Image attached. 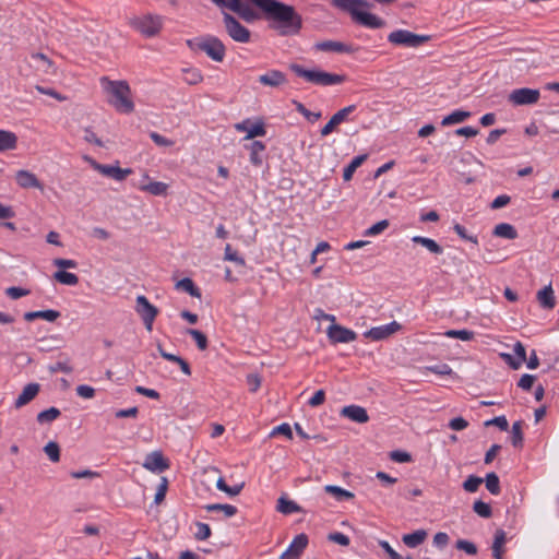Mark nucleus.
Listing matches in <instances>:
<instances>
[{"label": "nucleus", "mask_w": 559, "mask_h": 559, "mask_svg": "<svg viewBox=\"0 0 559 559\" xmlns=\"http://www.w3.org/2000/svg\"><path fill=\"white\" fill-rule=\"evenodd\" d=\"M183 74L185 82L190 85H197L203 81V75L197 69H185Z\"/></svg>", "instance_id": "3c124183"}, {"label": "nucleus", "mask_w": 559, "mask_h": 559, "mask_svg": "<svg viewBox=\"0 0 559 559\" xmlns=\"http://www.w3.org/2000/svg\"><path fill=\"white\" fill-rule=\"evenodd\" d=\"M100 84L107 95L108 103L121 114H129L133 110L134 104L130 98L129 85L123 81H110L107 78L100 79Z\"/></svg>", "instance_id": "7ed1b4c3"}, {"label": "nucleus", "mask_w": 559, "mask_h": 559, "mask_svg": "<svg viewBox=\"0 0 559 559\" xmlns=\"http://www.w3.org/2000/svg\"><path fill=\"white\" fill-rule=\"evenodd\" d=\"M75 390H76V394L80 397L88 400V399H93L95 396V389L90 385L81 384V385H78Z\"/></svg>", "instance_id": "69168bd1"}, {"label": "nucleus", "mask_w": 559, "mask_h": 559, "mask_svg": "<svg viewBox=\"0 0 559 559\" xmlns=\"http://www.w3.org/2000/svg\"><path fill=\"white\" fill-rule=\"evenodd\" d=\"M158 314V309L142 296V320L154 321Z\"/></svg>", "instance_id": "58836bf2"}, {"label": "nucleus", "mask_w": 559, "mask_h": 559, "mask_svg": "<svg viewBox=\"0 0 559 559\" xmlns=\"http://www.w3.org/2000/svg\"><path fill=\"white\" fill-rule=\"evenodd\" d=\"M36 91L39 92L40 94H44V95H48V96H51L53 98H56L57 100L59 102H62L66 99L64 96H62L60 93H58L56 90L51 88V87H47V86H41V85H36L35 86Z\"/></svg>", "instance_id": "0e129e2a"}, {"label": "nucleus", "mask_w": 559, "mask_h": 559, "mask_svg": "<svg viewBox=\"0 0 559 559\" xmlns=\"http://www.w3.org/2000/svg\"><path fill=\"white\" fill-rule=\"evenodd\" d=\"M276 435H283L285 436L286 438H288L289 440L293 439V431H292V428L288 424L284 423V424H281L280 426L275 427L271 433H270V437H274Z\"/></svg>", "instance_id": "680f3d73"}, {"label": "nucleus", "mask_w": 559, "mask_h": 559, "mask_svg": "<svg viewBox=\"0 0 559 559\" xmlns=\"http://www.w3.org/2000/svg\"><path fill=\"white\" fill-rule=\"evenodd\" d=\"M308 545V536L304 533L297 535L289 547L280 556V559H299Z\"/></svg>", "instance_id": "4468645a"}, {"label": "nucleus", "mask_w": 559, "mask_h": 559, "mask_svg": "<svg viewBox=\"0 0 559 559\" xmlns=\"http://www.w3.org/2000/svg\"><path fill=\"white\" fill-rule=\"evenodd\" d=\"M445 335L451 338H459L462 341H471L474 337V333L467 330H449Z\"/></svg>", "instance_id": "5fc2aeb1"}, {"label": "nucleus", "mask_w": 559, "mask_h": 559, "mask_svg": "<svg viewBox=\"0 0 559 559\" xmlns=\"http://www.w3.org/2000/svg\"><path fill=\"white\" fill-rule=\"evenodd\" d=\"M314 48L323 52L354 53L357 48L337 40H323L314 44Z\"/></svg>", "instance_id": "2eb2a0df"}, {"label": "nucleus", "mask_w": 559, "mask_h": 559, "mask_svg": "<svg viewBox=\"0 0 559 559\" xmlns=\"http://www.w3.org/2000/svg\"><path fill=\"white\" fill-rule=\"evenodd\" d=\"M53 278L60 284L74 286L79 283V277L74 273L59 270L53 274Z\"/></svg>", "instance_id": "4c0bfd02"}, {"label": "nucleus", "mask_w": 559, "mask_h": 559, "mask_svg": "<svg viewBox=\"0 0 559 559\" xmlns=\"http://www.w3.org/2000/svg\"><path fill=\"white\" fill-rule=\"evenodd\" d=\"M471 116L469 111L464 110H455L452 114L444 117L441 121L442 126H450L454 123H460L466 120Z\"/></svg>", "instance_id": "ea45409f"}, {"label": "nucleus", "mask_w": 559, "mask_h": 559, "mask_svg": "<svg viewBox=\"0 0 559 559\" xmlns=\"http://www.w3.org/2000/svg\"><path fill=\"white\" fill-rule=\"evenodd\" d=\"M427 371H430L440 376H450L453 373L452 368L447 364L436 365V366H427L425 368Z\"/></svg>", "instance_id": "bf43d9fd"}, {"label": "nucleus", "mask_w": 559, "mask_h": 559, "mask_svg": "<svg viewBox=\"0 0 559 559\" xmlns=\"http://www.w3.org/2000/svg\"><path fill=\"white\" fill-rule=\"evenodd\" d=\"M473 510L479 516L485 519L490 518L492 514L490 506L481 500H477L474 502Z\"/></svg>", "instance_id": "864d4df0"}, {"label": "nucleus", "mask_w": 559, "mask_h": 559, "mask_svg": "<svg viewBox=\"0 0 559 559\" xmlns=\"http://www.w3.org/2000/svg\"><path fill=\"white\" fill-rule=\"evenodd\" d=\"M223 24L228 36L236 43L247 44L251 39V32L227 12H223Z\"/></svg>", "instance_id": "0eeeda50"}, {"label": "nucleus", "mask_w": 559, "mask_h": 559, "mask_svg": "<svg viewBox=\"0 0 559 559\" xmlns=\"http://www.w3.org/2000/svg\"><path fill=\"white\" fill-rule=\"evenodd\" d=\"M224 260L234 262L240 269H243L246 266L245 259L238 253L237 250H234L229 243L225 246Z\"/></svg>", "instance_id": "f704fd0d"}, {"label": "nucleus", "mask_w": 559, "mask_h": 559, "mask_svg": "<svg viewBox=\"0 0 559 559\" xmlns=\"http://www.w3.org/2000/svg\"><path fill=\"white\" fill-rule=\"evenodd\" d=\"M512 436L511 442L513 447L521 448L523 445V432H522V421H515L512 425Z\"/></svg>", "instance_id": "de8ad7c7"}, {"label": "nucleus", "mask_w": 559, "mask_h": 559, "mask_svg": "<svg viewBox=\"0 0 559 559\" xmlns=\"http://www.w3.org/2000/svg\"><path fill=\"white\" fill-rule=\"evenodd\" d=\"M485 426H496L501 430H507L509 428L508 420L504 416H498L492 419L485 421Z\"/></svg>", "instance_id": "338daca9"}, {"label": "nucleus", "mask_w": 559, "mask_h": 559, "mask_svg": "<svg viewBox=\"0 0 559 559\" xmlns=\"http://www.w3.org/2000/svg\"><path fill=\"white\" fill-rule=\"evenodd\" d=\"M163 28V17L156 14L142 16V36L147 38L156 37Z\"/></svg>", "instance_id": "ddd939ff"}, {"label": "nucleus", "mask_w": 559, "mask_h": 559, "mask_svg": "<svg viewBox=\"0 0 559 559\" xmlns=\"http://www.w3.org/2000/svg\"><path fill=\"white\" fill-rule=\"evenodd\" d=\"M235 129L240 132H247L245 138L246 140L253 139L255 136H263L266 133L264 122L262 120H259L253 124L250 123V120H245L236 123Z\"/></svg>", "instance_id": "a211bd4d"}, {"label": "nucleus", "mask_w": 559, "mask_h": 559, "mask_svg": "<svg viewBox=\"0 0 559 559\" xmlns=\"http://www.w3.org/2000/svg\"><path fill=\"white\" fill-rule=\"evenodd\" d=\"M169 186L160 181H152L148 176H144L142 181V190L156 197H166L168 194Z\"/></svg>", "instance_id": "5701e85b"}, {"label": "nucleus", "mask_w": 559, "mask_h": 559, "mask_svg": "<svg viewBox=\"0 0 559 559\" xmlns=\"http://www.w3.org/2000/svg\"><path fill=\"white\" fill-rule=\"evenodd\" d=\"M60 317V312L57 310L48 309V310H38V311H29L24 313V320L27 322L34 321L36 319H43L48 322H53Z\"/></svg>", "instance_id": "b1692460"}, {"label": "nucleus", "mask_w": 559, "mask_h": 559, "mask_svg": "<svg viewBox=\"0 0 559 559\" xmlns=\"http://www.w3.org/2000/svg\"><path fill=\"white\" fill-rule=\"evenodd\" d=\"M61 415L60 411L57 407H50L45 409L37 415V421L39 424L51 423L56 420Z\"/></svg>", "instance_id": "a18cd8bd"}, {"label": "nucleus", "mask_w": 559, "mask_h": 559, "mask_svg": "<svg viewBox=\"0 0 559 559\" xmlns=\"http://www.w3.org/2000/svg\"><path fill=\"white\" fill-rule=\"evenodd\" d=\"M388 40L394 46L417 48L430 40L429 35H419L406 29H396L388 35Z\"/></svg>", "instance_id": "423d86ee"}, {"label": "nucleus", "mask_w": 559, "mask_h": 559, "mask_svg": "<svg viewBox=\"0 0 559 559\" xmlns=\"http://www.w3.org/2000/svg\"><path fill=\"white\" fill-rule=\"evenodd\" d=\"M426 538L427 532L425 530H417L414 533L403 535L402 540L407 547L415 548L423 544Z\"/></svg>", "instance_id": "c756f323"}, {"label": "nucleus", "mask_w": 559, "mask_h": 559, "mask_svg": "<svg viewBox=\"0 0 559 559\" xmlns=\"http://www.w3.org/2000/svg\"><path fill=\"white\" fill-rule=\"evenodd\" d=\"M204 509L209 512H223L226 518H231L237 513V508L231 504L213 503L206 504Z\"/></svg>", "instance_id": "a19ab883"}, {"label": "nucleus", "mask_w": 559, "mask_h": 559, "mask_svg": "<svg viewBox=\"0 0 559 559\" xmlns=\"http://www.w3.org/2000/svg\"><path fill=\"white\" fill-rule=\"evenodd\" d=\"M188 47L192 51H203L214 61L221 62L225 57V46L221 39L216 37H207L203 40H187Z\"/></svg>", "instance_id": "39448f33"}, {"label": "nucleus", "mask_w": 559, "mask_h": 559, "mask_svg": "<svg viewBox=\"0 0 559 559\" xmlns=\"http://www.w3.org/2000/svg\"><path fill=\"white\" fill-rule=\"evenodd\" d=\"M389 227V221L382 219L373 224L365 231V236H376L384 231Z\"/></svg>", "instance_id": "4d7b16f0"}, {"label": "nucleus", "mask_w": 559, "mask_h": 559, "mask_svg": "<svg viewBox=\"0 0 559 559\" xmlns=\"http://www.w3.org/2000/svg\"><path fill=\"white\" fill-rule=\"evenodd\" d=\"M412 240L415 243L421 245L423 247H425L431 253H435V254H441L442 253L441 246L437 241L431 239V238L421 237V236H414L412 238Z\"/></svg>", "instance_id": "473e14b6"}, {"label": "nucleus", "mask_w": 559, "mask_h": 559, "mask_svg": "<svg viewBox=\"0 0 559 559\" xmlns=\"http://www.w3.org/2000/svg\"><path fill=\"white\" fill-rule=\"evenodd\" d=\"M92 165H93L94 169L99 171L102 175L112 178L118 181L123 180L131 173L130 169H122L118 166H112V165H103V164H98L96 162H93Z\"/></svg>", "instance_id": "6ab92c4d"}, {"label": "nucleus", "mask_w": 559, "mask_h": 559, "mask_svg": "<svg viewBox=\"0 0 559 559\" xmlns=\"http://www.w3.org/2000/svg\"><path fill=\"white\" fill-rule=\"evenodd\" d=\"M326 334L331 343H349L357 338V334L347 328H344L340 324H331Z\"/></svg>", "instance_id": "f8f14e48"}, {"label": "nucleus", "mask_w": 559, "mask_h": 559, "mask_svg": "<svg viewBox=\"0 0 559 559\" xmlns=\"http://www.w3.org/2000/svg\"><path fill=\"white\" fill-rule=\"evenodd\" d=\"M265 150V145L261 141H253L250 145V162L254 166L262 164L261 154Z\"/></svg>", "instance_id": "e433bc0d"}, {"label": "nucleus", "mask_w": 559, "mask_h": 559, "mask_svg": "<svg viewBox=\"0 0 559 559\" xmlns=\"http://www.w3.org/2000/svg\"><path fill=\"white\" fill-rule=\"evenodd\" d=\"M401 329L402 325L399 322L392 321L389 324L373 326L370 330L364 332V337L369 338L371 341H382L389 338L390 336L399 332Z\"/></svg>", "instance_id": "9b49d317"}, {"label": "nucleus", "mask_w": 559, "mask_h": 559, "mask_svg": "<svg viewBox=\"0 0 559 559\" xmlns=\"http://www.w3.org/2000/svg\"><path fill=\"white\" fill-rule=\"evenodd\" d=\"M324 491L331 495L336 501L352 500L355 498L354 492L336 485L324 486Z\"/></svg>", "instance_id": "cd10ccee"}, {"label": "nucleus", "mask_w": 559, "mask_h": 559, "mask_svg": "<svg viewBox=\"0 0 559 559\" xmlns=\"http://www.w3.org/2000/svg\"><path fill=\"white\" fill-rule=\"evenodd\" d=\"M289 69L299 78L321 86L341 84L346 80L343 74L329 73L322 70H307L297 63H292Z\"/></svg>", "instance_id": "20e7f679"}, {"label": "nucleus", "mask_w": 559, "mask_h": 559, "mask_svg": "<svg viewBox=\"0 0 559 559\" xmlns=\"http://www.w3.org/2000/svg\"><path fill=\"white\" fill-rule=\"evenodd\" d=\"M15 180L16 183L24 189H44L43 183L37 179V177L33 173L28 170H17L15 174Z\"/></svg>", "instance_id": "aec40b11"}, {"label": "nucleus", "mask_w": 559, "mask_h": 559, "mask_svg": "<svg viewBox=\"0 0 559 559\" xmlns=\"http://www.w3.org/2000/svg\"><path fill=\"white\" fill-rule=\"evenodd\" d=\"M215 4L229 9L247 22L255 20L257 15L249 4L242 0H212ZM261 10L265 20L274 24L282 36L298 35L302 27V17L293 5L278 0H250Z\"/></svg>", "instance_id": "f257e3e1"}, {"label": "nucleus", "mask_w": 559, "mask_h": 559, "mask_svg": "<svg viewBox=\"0 0 559 559\" xmlns=\"http://www.w3.org/2000/svg\"><path fill=\"white\" fill-rule=\"evenodd\" d=\"M142 467L155 475H160L170 467V462L160 450H156L146 454Z\"/></svg>", "instance_id": "1a4fd4ad"}, {"label": "nucleus", "mask_w": 559, "mask_h": 559, "mask_svg": "<svg viewBox=\"0 0 559 559\" xmlns=\"http://www.w3.org/2000/svg\"><path fill=\"white\" fill-rule=\"evenodd\" d=\"M40 390V385L38 383H28L24 386L21 394L14 402V406L16 408H21L22 406L28 404L33 401Z\"/></svg>", "instance_id": "4be33fe9"}, {"label": "nucleus", "mask_w": 559, "mask_h": 559, "mask_svg": "<svg viewBox=\"0 0 559 559\" xmlns=\"http://www.w3.org/2000/svg\"><path fill=\"white\" fill-rule=\"evenodd\" d=\"M507 540V535L503 530H497L495 533L493 543L491 546L492 557L495 559H502L504 554V544Z\"/></svg>", "instance_id": "a878e982"}, {"label": "nucleus", "mask_w": 559, "mask_h": 559, "mask_svg": "<svg viewBox=\"0 0 559 559\" xmlns=\"http://www.w3.org/2000/svg\"><path fill=\"white\" fill-rule=\"evenodd\" d=\"M276 510L283 514H292L296 512H301L302 508L297 504L295 501L287 499L286 497L282 496L277 500Z\"/></svg>", "instance_id": "c85d7f7f"}, {"label": "nucleus", "mask_w": 559, "mask_h": 559, "mask_svg": "<svg viewBox=\"0 0 559 559\" xmlns=\"http://www.w3.org/2000/svg\"><path fill=\"white\" fill-rule=\"evenodd\" d=\"M390 459L396 463H407L412 461V455L406 451L394 450L389 454Z\"/></svg>", "instance_id": "13d9d810"}, {"label": "nucleus", "mask_w": 559, "mask_h": 559, "mask_svg": "<svg viewBox=\"0 0 559 559\" xmlns=\"http://www.w3.org/2000/svg\"><path fill=\"white\" fill-rule=\"evenodd\" d=\"M197 533H195V539L198 540H205L207 539L212 532H211V528L207 524L205 523H202V522H198L197 524Z\"/></svg>", "instance_id": "052dcab7"}, {"label": "nucleus", "mask_w": 559, "mask_h": 559, "mask_svg": "<svg viewBox=\"0 0 559 559\" xmlns=\"http://www.w3.org/2000/svg\"><path fill=\"white\" fill-rule=\"evenodd\" d=\"M341 415L359 424H365L369 420L366 408L359 405H348L343 407L341 409Z\"/></svg>", "instance_id": "412c9836"}, {"label": "nucleus", "mask_w": 559, "mask_h": 559, "mask_svg": "<svg viewBox=\"0 0 559 559\" xmlns=\"http://www.w3.org/2000/svg\"><path fill=\"white\" fill-rule=\"evenodd\" d=\"M367 159V154L356 156L349 165H347L343 173V179L349 181L353 178L356 169Z\"/></svg>", "instance_id": "c9c22d12"}, {"label": "nucleus", "mask_w": 559, "mask_h": 559, "mask_svg": "<svg viewBox=\"0 0 559 559\" xmlns=\"http://www.w3.org/2000/svg\"><path fill=\"white\" fill-rule=\"evenodd\" d=\"M540 93L538 90L522 87L509 94V102L514 106L533 105L538 102Z\"/></svg>", "instance_id": "9d476101"}, {"label": "nucleus", "mask_w": 559, "mask_h": 559, "mask_svg": "<svg viewBox=\"0 0 559 559\" xmlns=\"http://www.w3.org/2000/svg\"><path fill=\"white\" fill-rule=\"evenodd\" d=\"M293 104L296 107V110L301 114L307 120L310 122H316L321 118V112H311L308 110L300 102L294 100Z\"/></svg>", "instance_id": "8fccbe9b"}, {"label": "nucleus", "mask_w": 559, "mask_h": 559, "mask_svg": "<svg viewBox=\"0 0 559 559\" xmlns=\"http://www.w3.org/2000/svg\"><path fill=\"white\" fill-rule=\"evenodd\" d=\"M331 3L341 11L347 12L354 22L369 28H381L385 22L366 10L371 7L367 0H331Z\"/></svg>", "instance_id": "f03ea898"}, {"label": "nucleus", "mask_w": 559, "mask_h": 559, "mask_svg": "<svg viewBox=\"0 0 559 559\" xmlns=\"http://www.w3.org/2000/svg\"><path fill=\"white\" fill-rule=\"evenodd\" d=\"M328 539L330 542L336 543V544H338L341 546H345V547L348 546L350 543L349 538L346 535L338 533V532L330 533L328 535Z\"/></svg>", "instance_id": "774afa93"}, {"label": "nucleus", "mask_w": 559, "mask_h": 559, "mask_svg": "<svg viewBox=\"0 0 559 559\" xmlns=\"http://www.w3.org/2000/svg\"><path fill=\"white\" fill-rule=\"evenodd\" d=\"M456 549L463 550L471 556H475L477 554V547L474 543L466 539H459L455 544Z\"/></svg>", "instance_id": "6e6d98bb"}, {"label": "nucleus", "mask_w": 559, "mask_h": 559, "mask_svg": "<svg viewBox=\"0 0 559 559\" xmlns=\"http://www.w3.org/2000/svg\"><path fill=\"white\" fill-rule=\"evenodd\" d=\"M243 486H245V484H243V483H241V484H239V485H236V486L230 487V486H228V485L225 483V480H224V478H223V477H219V478L217 479V481H216V487H217V489H218V490H221V491H223V492H225V493H227V495H228V496H230V497L238 496V495L240 493V491L242 490Z\"/></svg>", "instance_id": "37998d69"}, {"label": "nucleus", "mask_w": 559, "mask_h": 559, "mask_svg": "<svg viewBox=\"0 0 559 559\" xmlns=\"http://www.w3.org/2000/svg\"><path fill=\"white\" fill-rule=\"evenodd\" d=\"M48 370L50 373L63 372L69 374L73 371V368L70 365L69 358L64 357V359H60L55 364L49 365Z\"/></svg>", "instance_id": "c03bdc74"}, {"label": "nucleus", "mask_w": 559, "mask_h": 559, "mask_svg": "<svg viewBox=\"0 0 559 559\" xmlns=\"http://www.w3.org/2000/svg\"><path fill=\"white\" fill-rule=\"evenodd\" d=\"M486 488L492 495H499L500 492V483L499 477L496 473L491 472L487 474L485 478Z\"/></svg>", "instance_id": "49530a36"}, {"label": "nucleus", "mask_w": 559, "mask_h": 559, "mask_svg": "<svg viewBox=\"0 0 559 559\" xmlns=\"http://www.w3.org/2000/svg\"><path fill=\"white\" fill-rule=\"evenodd\" d=\"M157 350H158L159 355L164 359L178 364L180 369H181V371L186 376H190L191 374L190 366H189V364L183 358H181L178 355H174V354L167 353L166 350H164V348L162 347L160 344L157 345Z\"/></svg>", "instance_id": "bb28decb"}, {"label": "nucleus", "mask_w": 559, "mask_h": 559, "mask_svg": "<svg viewBox=\"0 0 559 559\" xmlns=\"http://www.w3.org/2000/svg\"><path fill=\"white\" fill-rule=\"evenodd\" d=\"M17 146V136L14 132L0 129V152L15 150Z\"/></svg>", "instance_id": "393cba45"}, {"label": "nucleus", "mask_w": 559, "mask_h": 559, "mask_svg": "<svg viewBox=\"0 0 559 559\" xmlns=\"http://www.w3.org/2000/svg\"><path fill=\"white\" fill-rule=\"evenodd\" d=\"M484 479L478 476L471 475L463 483V488L467 492L477 491L478 487L483 484Z\"/></svg>", "instance_id": "603ef678"}, {"label": "nucleus", "mask_w": 559, "mask_h": 559, "mask_svg": "<svg viewBox=\"0 0 559 559\" xmlns=\"http://www.w3.org/2000/svg\"><path fill=\"white\" fill-rule=\"evenodd\" d=\"M356 106L355 105H349L347 107H344L342 109H340L338 111H336L332 117L331 119L328 121V123L321 129L320 131V134L322 136H326L329 135L330 133L333 132V130L338 126L341 124L342 122H344L346 120V118L348 117L349 114H352L354 110H355Z\"/></svg>", "instance_id": "dca6fc26"}, {"label": "nucleus", "mask_w": 559, "mask_h": 559, "mask_svg": "<svg viewBox=\"0 0 559 559\" xmlns=\"http://www.w3.org/2000/svg\"><path fill=\"white\" fill-rule=\"evenodd\" d=\"M177 289L185 290L192 297L201 298L200 289L194 285L193 281L189 277H185L178 281L175 285Z\"/></svg>", "instance_id": "72a5a7b5"}, {"label": "nucleus", "mask_w": 559, "mask_h": 559, "mask_svg": "<svg viewBox=\"0 0 559 559\" xmlns=\"http://www.w3.org/2000/svg\"><path fill=\"white\" fill-rule=\"evenodd\" d=\"M261 85L277 88L287 83L286 74L280 70H270L258 78Z\"/></svg>", "instance_id": "f3484780"}, {"label": "nucleus", "mask_w": 559, "mask_h": 559, "mask_svg": "<svg viewBox=\"0 0 559 559\" xmlns=\"http://www.w3.org/2000/svg\"><path fill=\"white\" fill-rule=\"evenodd\" d=\"M537 300L543 308L552 309L555 307V296L550 285L544 287L537 293Z\"/></svg>", "instance_id": "7c9ffc66"}, {"label": "nucleus", "mask_w": 559, "mask_h": 559, "mask_svg": "<svg viewBox=\"0 0 559 559\" xmlns=\"http://www.w3.org/2000/svg\"><path fill=\"white\" fill-rule=\"evenodd\" d=\"M186 333L189 334L197 343V346L200 350H205L209 346L207 336L201 332L200 330L195 329H187Z\"/></svg>", "instance_id": "79ce46f5"}, {"label": "nucleus", "mask_w": 559, "mask_h": 559, "mask_svg": "<svg viewBox=\"0 0 559 559\" xmlns=\"http://www.w3.org/2000/svg\"><path fill=\"white\" fill-rule=\"evenodd\" d=\"M44 452L46 453V455L49 457V460L53 463L56 462H59L60 460V447L57 442L55 441H49L45 447H44Z\"/></svg>", "instance_id": "09e8293b"}, {"label": "nucleus", "mask_w": 559, "mask_h": 559, "mask_svg": "<svg viewBox=\"0 0 559 559\" xmlns=\"http://www.w3.org/2000/svg\"><path fill=\"white\" fill-rule=\"evenodd\" d=\"M53 265H56L57 267H59L60 270H63L66 271L67 269H76L78 267V262L75 260H71V259H62V258H57L53 260Z\"/></svg>", "instance_id": "e2e57ef3"}, {"label": "nucleus", "mask_w": 559, "mask_h": 559, "mask_svg": "<svg viewBox=\"0 0 559 559\" xmlns=\"http://www.w3.org/2000/svg\"><path fill=\"white\" fill-rule=\"evenodd\" d=\"M492 234L496 237L506 238V239H510V240L515 239L518 237V233H516L515 228L511 224H508V223H501V224L496 225Z\"/></svg>", "instance_id": "2f4dec72"}, {"label": "nucleus", "mask_w": 559, "mask_h": 559, "mask_svg": "<svg viewBox=\"0 0 559 559\" xmlns=\"http://www.w3.org/2000/svg\"><path fill=\"white\" fill-rule=\"evenodd\" d=\"M169 481L163 475H150L145 477L144 490L146 492L154 491V503L159 506L164 502Z\"/></svg>", "instance_id": "6e6552de"}]
</instances>
